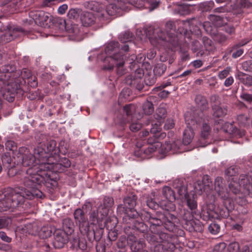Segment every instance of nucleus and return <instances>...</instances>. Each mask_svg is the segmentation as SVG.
<instances>
[{
    "label": "nucleus",
    "mask_w": 252,
    "mask_h": 252,
    "mask_svg": "<svg viewBox=\"0 0 252 252\" xmlns=\"http://www.w3.org/2000/svg\"><path fill=\"white\" fill-rule=\"evenodd\" d=\"M46 169H39L37 167H29L26 171L16 174V178H20L23 185L29 189H22L21 192H17L11 188L5 190H11L9 194L11 200L17 204V207L22 204L25 198L32 199L34 198H42L44 196L39 187L44 184L49 178Z\"/></svg>",
    "instance_id": "nucleus-1"
},
{
    "label": "nucleus",
    "mask_w": 252,
    "mask_h": 252,
    "mask_svg": "<svg viewBox=\"0 0 252 252\" xmlns=\"http://www.w3.org/2000/svg\"><path fill=\"white\" fill-rule=\"evenodd\" d=\"M0 72V93L3 98L13 102L15 94L20 90V71L16 70L13 64H5L1 66Z\"/></svg>",
    "instance_id": "nucleus-2"
},
{
    "label": "nucleus",
    "mask_w": 252,
    "mask_h": 252,
    "mask_svg": "<svg viewBox=\"0 0 252 252\" xmlns=\"http://www.w3.org/2000/svg\"><path fill=\"white\" fill-rule=\"evenodd\" d=\"M19 156L21 165L24 167H34L36 166L39 169L49 170L50 158L45 151L40 146H38L34 149V155L32 154L25 147H21L19 150Z\"/></svg>",
    "instance_id": "nucleus-3"
},
{
    "label": "nucleus",
    "mask_w": 252,
    "mask_h": 252,
    "mask_svg": "<svg viewBox=\"0 0 252 252\" xmlns=\"http://www.w3.org/2000/svg\"><path fill=\"white\" fill-rule=\"evenodd\" d=\"M120 47L119 44L117 41L110 42L106 46L105 51L108 57L105 59V62H108V66H105L104 68L111 70L115 66L117 68V73L119 76H122L126 72L124 64L126 61V54L122 52L115 53Z\"/></svg>",
    "instance_id": "nucleus-4"
},
{
    "label": "nucleus",
    "mask_w": 252,
    "mask_h": 252,
    "mask_svg": "<svg viewBox=\"0 0 252 252\" xmlns=\"http://www.w3.org/2000/svg\"><path fill=\"white\" fill-rule=\"evenodd\" d=\"M165 29L166 34L159 27L155 28L150 26L145 30V32L150 42L153 45L156 46L159 42V40L167 41L171 43L172 39L174 40L176 30L174 23L171 21L167 22L165 25Z\"/></svg>",
    "instance_id": "nucleus-5"
},
{
    "label": "nucleus",
    "mask_w": 252,
    "mask_h": 252,
    "mask_svg": "<svg viewBox=\"0 0 252 252\" xmlns=\"http://www.w3.org/2000/svg\"><path fill=\"white\" fill-rule=\"evenodd\" d=\"M185 121L187 125L192 127L194 130L198 129L200 127L201 137L206 139L210 135L211 128L205 119V115L202 111L196 110L192 113L185 115Z\"/></svg>",
    "instance_id": "nucleus-6"
},
{
    "label": "nucleus",
    "mask_w": 252,
    "mask_h": 252,
    "mask_svg": "<svg viewBox=\"0 0 252 252\" xmlns=\"http://www.w3.org/2000/svg\"><path fill=\"white\" fill-rule=\"evenodd\" d=\"M73 215L75 222L78 225L82 233L87 234L90 241L92 240V236H93V240H95L96 241H98L100 239L102 235L103 229L100 228L96 230H93V231H89V223L82 209L80 208L76 209Z\"/></svg>",
    "instance_id": "nucleus-7"
},
{
    "label": "nucleus",
    "mask_w": 252,
    "mask_h": 252,
    "mask_svg": "<svg viewBox=\"0 0 252 252\" xmlns=\"http://www.w3.org/2000/svg\"><path fill=\"white\" fill-rule=\"evenodd\" d=\"M118 209L124 213L123 220L126 223H133L134 226L137 229L144 230V224L142 222L135 220L139 214L134 208H125L122 205L118 206Z\"/></svg>",
    "instance_id": "nucleus-8"
},
{
    "label": "nucleus",
    "mask_w": 252,
    "mask_h": 252,
    "mask_svg": "<svg viewBox=\"0 0 252 252\" xmlns=\"http://www.w3.org/2000/svg\"><path fill=\"white\" fill-rule=\"evenodd\" d=\"M160 131V127L157 124H156L155 126H154L151 128L150 133L154 137V138H148L147 140L149 144L148 146L146 148L143 147V154L146 156V158H147L150 154H152L161 147V143L158 141V135H157V134Z\"/></svg>",
    "instance_id": "nucleus-9"
},
{
    "label": "nucleus",
    "mask_w": 252,
    "mask_h": 252,
    "mask_svg": "<svg viewBox=\"0 0 252 252\" xmlns=\"http://www.w3.org/2000/svg\"><path fill=\"white\" fill-rule=\"evenodd\" d=\"M162 196L163 198H160L159 201L160 207L163 210L175 211L176 206L173 203L175 200L174 191L169 187H165L162 189Z\"/></svg>",
    "instance_id": "nucleus-10"
},
{
    "label": "nucleus",
    "mask_w": 252,
    "mask_h": 252,
    "mask_svg": "<svg viewBox=\"0 0 252 252\" xmlns=\"http://www.w3.org/2000/svg\"><path fill=\"white\" fill-rule=\"evenodd\" d=\"M143 77V71L141 69L136 70L126 77L125 83L126 85L140 91L144 87Z\"/></svg>",
    "instance_id": "nucleus-11"
},
{
    "label": "nucleus",
    "mask_w": 252,
    "mask_h": 252,
    "mask_svg": "<svg viewBox=\"0 0 252 252\" xmlns=\"http://www.w3.org/2000/svg\"><path fill=\"white\" fill-rule=\"evenodd\" d=\"M6 31L5 33L0 35V43H6L14 40L15 38L22 34L24 31L22 28L10 24L6 26Z\"/></svg>",
    "instance_id": "nucleus-12"
},
{
    "label": "nucleus",
    "mask_w": 252,
    "mask_h": 252,
    "mask_svg": "<svg viewBox=\"0 0 252 252\" xmlns=\"http://www.w3.org/2000/svg\"><path fill=\"white\" fill-rule=\"evenodd\" d=\"M127 2L134 7L141 9L148 8L150 11L157 8L159 3L157 0H126Z\"/></svg>",
    "instance_id": "nucleus-13"
},
{
    "label": "nucleus",
    "mask_w": 252,
    "mask_h": 252,
    "mask_svg": "<svg viewBox=\"0 0 252 252\" xmlns=\"http://www.w3.org/2000/svg\"><path fill=\"white\" fill-rule=\"evenodd\" d=\"M141 202L146 205L152 209H156L159 205V201H161L160 196H158L157 193L152 191L150 193L144 194L140 199Z\"/></svg>",
    "instance_id": "nucleus-14"
},
{
    "label": "nucleus",
    "mask_w": 252,
    "mask_h": 252,
    "mask_svg": "<svg viewBox=\"0 0 252 252\" xmlns=\"http://www.w3.org/2000/svg\"><path fill=\"white\" fill-rule=\"evenodd\" d=\"M11 190H5L0 192V212L6 211L10 208H16L17 204L11 200L9 193Z\"/></svg>",
    "instance_id": "nucleus-15"
},
{
    "label": "nucleus",
    "mask_w": 252,
    "mask_h": 252,
    "mask_svg": "<svg viewBox=\"0 0 252 252\" xmlns=\"http://www.w3.org/2000/svg\"><path fill=\"white\" fill-rule=\"evenodd\" d=\"M66 31L69 33V36L74 40L79 41L84 37L83 28L78 24L71 23L66 25Z\"/></svg>",
    "instance_id": "nucleus-16"
},
{
    "label": "nucleus",
    "mask_w": 252,
    "mask_h": 252,
    "mask_svg": "<svg viewBox=\"0 0 252 252\" xmlns=\"http://www.w3.org/2000/svg\"><path fill=\"white\" fill-rule=\"evenodd\" d=\"M68 234L62 229H56L54 232L53 245L56 249L63 248L68 240Z\"/></svg>",
    "instance_id": "nucleus-17"
},
{
    "label": "nucleus",
    "mask_w": 252,
    "mask_h": 252,
    "mask_svg": "<svg viewBox=\"0 0 252 252\" xmlns=\"http://www.w3.org/2000/svg\"><path fill=\"white\" fill-rule=\"evenodd\" d=\"M239 184L240 185H242L243 188V191H240L237 194H235V201L240 205H244L246 204L247 203V200L246 199L247 196H249L252 197V196L250 194V193H248V190L249 189L250 191H251L252 189V187H251V184L249 183H246V187L243 185L241 183L240 181V176H239Z\"/></svg>",
    "instance_id": "nucleus-18"
},
{
    "label": "nucleus",
    "mask_w": 252,
    "mask_h": 252,
    "mask_svg": "<svg viewBox=\"0 0 252 252\" xmlns=\"http://www.w3.org/2000/svg\"><path fill=\"white\" fill-rule=\"evenodd\" d=\"M187 204L188 208L191 210V213L190 214L188 212L187 214H185L183 218L186 220H191L192 219L193 215L196 213V210L197 208V202L195 198L194 195H187L185 198Z\"/></svg>",
    "instance_id": "nucleus-19"
},
{
    "label": "nucleus",
    "mask_w": 252,
    "mask_h": 252,
    "mask_svg": "<svg viewBox=\"0 0 252 252\" xmlns=\"http://www.w3.org/2000/svg\"><path fill=\"white\" fill-rule=\"evenodd\" d=\"M30 15L32 17V18L29 19V23L31 24L35 23L43 25L44 23L47 22L49 18L48 15L42 11L31 12Z\"/></svg>",
    "instance_id": "nucleus-20"
},
{
    "label": "nucleus",
    "mask_w": 252,
    "mask_h": 252,
    "mask_svg": "<svg viewBox=\"0 0 252 252\" xmlns=\"http://www.w3.org/2000/svg\"><path fill=\"white\" fill-rule=\"evenodd\" d=\"M95 21L96 18L92 12L83 11L81 14L80 21L84 27H91L95 24Z\"/></svg>",
    "instance_id": "nucleus-21"
},
{
    "label": "nucleus",
    "mask_w": 252,
    "mask_h": 252,
    "mask_svg": "<svg viewBox=\"0 0 252 252\" xmlns=\"http://www.w3.org/2000/svg\"><path fill=\"white\" fill-rule=\"evenodd\" d=\"M1 161L3 164V167L8 169L7 174L9 177H12L14 175L13 171H14V169L13 167L15 166V163L13 162V159L11 157L10 154L9 153H6L1 157Z\"/></svg>",
    "instance_id": "nucleus-22"
},
{
    "label": "nucleus",
    "mask_w": 252,
    "mask_h": 252,
    "mask_svg": "<svg viewBox=\"0 0 252 252\" xmlns=\"http://www.w3.org/2000/svg\"><path fill=\"white\" fill-rule=\"evenodd\" d=\"M127 6L122 5V2L110 3L106 7V12L109 16L120 15L122 10H126Z\"/></svg>",
    "instance_id": "nucleus-23"
},
{
    "label": "nucleus",
    "mask_w": 252,
    "mask_h": 252,
    "mask_svg": "<svg viewBox=\"0 0 252 252\" xmlns=\"http://www.w3.org/2000/svg\"><path fill=\"white\" fill-rule=\"evenodd\" d=\"M218 195L222 200L223 204H225L229 209L233 207V200L229 197V194L225 187L216 191Z\"/></svg>",
    "instance_id": "nucleus-24"
},
{
    "label": "nucleus",
    "mask_w": 252,
    "mask_h": 252,
    "mask_svg": "<svg viewBox=\"0 0 252 252\" xmlns=\"http://www.w3.org/2000/svg\"><path fill=\"white\" fill-rule=\"evenodd\" d=\"M72 245L70 248L73 251H78V249L81 250V251H85L87 249V243L85 238L83 237H76L71 242Z\"/></svg>",
    "instance_id": "nucleus-25"
},
{
    "label": "nucleus",
    "mask_w": 252,
    "mask_h": 252,
    "mask_svg": "<svg viewBox=\"0 0 252 252\" xmlns=\"http://www.w3.org/2000/svg\"><path fill=\"white\" fill-rule=\"evenodd\" d=\"M99 213L100 214H99L98 210L93 211L90 213L89 219L92 224H98L99 226L104 218L107 215L106 210L102 212L100 211Z\"/></svg>",
    "instance_id": "nucleus-26"
},
{
    "label": "nucleus",
    "mask_w": 252,
    "mask_h": 252,
    "mask_svg": "<svg viewBox=\"0 0 252 252\" xmlns=\"http://www.w3.org/2000/svg\"><path fill=\"white\" fill-rule=\"evenodd\" d=\"M183 144L181 143L180 140H177L172 143H165L163 145L166 152H171L172 153L182 152V148Z\"/></svg>",
    "instance_id": "nucleus-27"
},
{
    "label": "nucleus",
    "mask_w": 252,
    "mask_h": 252,
    "mask_svg": "<svg viewBox=\"0 0 252 252\" xmlns=\"http://www.w3.org/2000/svg\"><path fill=\"white\" fill-rule=\"evenodd\" d=\"M201 41L203 44V50L204 51L205 55L210 54L216 50L215 43L209 37L203 36L202 37Z\"/></svg>",
    "instance_id": "nucleus-28"
},
{
    "label": "nucleus",
    "mask_w": 252,
    "mask_h": 252,
    "mask_svg": "<svg viewBox=\"0 0 252 252\" xmlns=\"http://www.w3.org/2000/svg\"><path fill=\"white\" fill-rule=\"evenodd\" d=\"M212 108L213 112V115L215 118H221L227 114V109L225 106L214 104L212 105Z\"/></svg>",
    "instance_id": "nucleus-29"
},
{
    "label": "nucleus",
    "mask_w": 252,
    "mask_h": 252,
    "mask_svg": "<svg viewBox=\"0 0 252 252\" xmlns=\"http://www.w3.org/2000/svg\"><path fill=\"white\" fill-rule=\"evenodd\" d=\"M194 130L192 127L187 125V127L183 133V144L188 145L189 144L194 137Z\"/></svg>",
    "instance_id": "nucleus-30"
},
{
    "label": "nucleus",
    "mask_w": 252,
    "mask_h": 252,
    "mask_svg": "<svg viewBox=\"0 0 252 252\" xmlns=\"http://www.w3.org/2000/svg\"><path fill=\"white\" fill-rule=\"evenodd\" d=\"M137 197L133 193H129L124 199V204L125 208H134L136 205Z\"/></svg>",
    "instance_id": "nucleus-31"
},
{
    "label": "nucleus",
    "mask_w": 252,
    "mask_h": 252,
    "mask_svg": "<svg viewBox=\"0 0 252 252\" xmlns=\"http://www.w3.org/2000/svg\"><path fill=\"white\" fill-rule=\"evenodd\" d=\"M149 216V222L150 223V229L154 231L155 227L156 226H160L163 224V219H162V214L158 215V217L151 216L148 214Z\"/></svg>",
    "instance_id": "nucleus-32"
},
{
    "label": "nucleus",
    "mask_w": 252,
    "mask_h": 252,
    "mask_svg": "<svg viewBox=\"0 0 252 252\" xmlns=\"http://www.w3.org/2000/svg\"><path fill=\"white\" fill-rule=\"evenodd\" d=\"M224 126L227 127L228 129H226L225 131L229 133H232L235 136L238 137H242L245 135V131L243 129H238L236 127H234L232 124L226 123L224 124Z\"/></svg>",
    "instance_id": "nucleus-33"
},
{
    "label": "nucleus",
    "mask_w": 252,
    "mask_h": 252,
    "mask_svg": "<svg viewBox=\"0 0 252 252\" xmlns=\"http://www.w3.org/2000/svg\"><path fill=\"white\" fill-rule=\"evenodd\" d=\"M191 49L193 52L196 53V56L198 57H202L205 55V53L203 50L202 45L197 40L192 42Z\"/></svg>",
    "instance_id": "nucleus-34"
},
{
    "label": "nucleus",
    "mask_w": 252,
    "mask_h": 252,
    "mask_svg": "<svg viewBox=\"0 0 252 252\" xmlns=\"http://www.w3.org/2000/svg\"><path fill=\"white\" fill-rule=\"evenodd\" d=\"M74 223L70 218H65L63 220V227L68 234H71L74 231Z\"/></svg>",
    "instance_id": "nucleus-35"
},
{
    "label": "nucleus",
    "mask_w": 252,
    "mask_h": 252,
    "mask_svg": "<svg viewBox=\"0 0 252 252\" xmlns=\"http://www.w3.org/2000/svg\"><path fill=\"white\" fill-rule=\"evenodd\" d=\"M196 104L202 110H206L208 108V103L206 98L202 95H197L195 98Z\"/></svg>",
    "instance_id": "nucleus-36"
},
{
    "label": "nucleus",
    "mask_w": 252,
    "mask_h": 252,
    "mask_svg": "<svg viewBox=\"0 0 252 252\" xmlns=\"http://www.w3.org/2000/svg\"><path fill=\"white\" fill-rule=\"evenodd\" d=\"M240 181L244 186L246 187V183H249L251 184L252 189L250 191L249 189L248 190V193L252 196V172H249L247 174H242L240 175Z\"/></svg>",
    "instance_id": "nucleus-37"
},
{
    "label": "nucleus",
    "mask_w": 252,
    "mask_h": 252,
    "mask_svg": "<svg viewBox=\"0 0 252 252\" xmlns=\"http://www.w3.org/2000/svg\"><path fill=\"white\" fill-rule=\"evenodd\" d=\"M237 179L231 178V180L228 185L230 191L234 195L237 194L241 191L240 187H242V185H240L239 184V179H238V182H237Z\"/></svg>",
    "instance_id": "nucleus-38"
},
{
    "label": "nucleus",
    "mask_w": 252,
    "mask_h": 252,
    "mask_svg": "<svg viewBox=\"0 0 252 252\" xmlns=\"http://www.w3.org/2000/svg\"><path fill=\"white\" fill-rule=\"evenodd\" d=\"M114 205L113 198L110 196H105L103 200V204L98 208V210L101 209L103 210V212L106 210L107 214H108V209Z\"/></svg>",
    "instance_id": "nucleus-39"
},
{
    "label": "nucleus",
    "mask_w": 252,
    "mask_h": 252,
    "mask_svg": "<svg viewBox=\"0 0 252 252\" xmlns=\"http://www.w3.org/2000/svg\"><path fill=\"white\" fill-rule=\"evenodd\" d=\"M44 147L46 148V150L41 147L46 152L47 155V158H50L49 162L50 164H49V166L50 167V165L52 163L50 162L51 159L53 158L52 157H49L48 153L54 151L55 150L56 147V142L54 140H51L50 141H48L46 145H44Z\"/></svg>",
    "instance_id": "nucleus-40"
},
{
    "label": "nucleus",
    "mask_w": 252,
    "mask_h": 252,
    "mask_svg": "<svg viewBox=\"0 0 252 252\" xmlns=\"http://www.w3.org/2000/svg\"><path fill=\"white\" fill-rule=\"evenodd\" d=\"M166 110L163 105H160L156 110L155 117L158 120V122H160L162 119H164L166 116Z\"/></svg>",
    "instance_id": "nucleus-41"
},
{
    "label": "nucleus",
    "mask_w": 252,
    "mask_h": 252,
    "mask_svg": "<svg viewBox=\"0 0 252 252\" xmlns=\"http://www.w3.org/2000/svg\"><path fill=\"white\" fill-rule=\"evenodd\" d=\"M82 12V10L79 8H71L68 12L67 16L70 20L76 21L79 17H81Z\"/></svg>",
    "instance_id": "nucleus-42"
},
{
    "label": "nucleus",
    "mask_w": 252,
    "mask_h": 252,
    "mask_svg": "<svg viewBox=\"0 0 252 252\" xmlns=\"http://www.w3.org/2000/svg\"><path fill=\"white\" fill-rule=\"evenodd\" d=\"M175 11L181 15H186L190 13V6L187 4L180 5L175 9Z\"/></svg>",
    "instance_id": "nucleus-43"
},
{
    "label": "nucleus",
    "mask_w": 252,
    "mask_h": 252,
    "mask_svg": "<svg viewBox=\"0 0 252 252\" xmlns=\"http://www.w3.org/2000/svg\"><path fill=\"white\" fill-rule=\"evenodd\" d=\"M173 211L164 210L163 214L161 215L162 219L163 220H169L173 222H178V218L173 214L171 213Z\"/></svg>",
    "instance_id": "nucleus-44"
},
{
    "label": "nucleus",
    "mask_w": 252,
    "mask_h": 252,
    "mask_svg": "<svg viewBox=\"0 0 252 252\" xmlns=\"http://www.w3.org/2000/svg\"><path fill=\"white\" fill-rule=\"evenodd\" d=\"M224 208L219 209L215 211V213L219 214L223 218H226L229 216V212L232 211L234 208V203L233 202V207L231 209H229L225 204H223Z\"/></svg>",
    "instance_id": "nucleus-45"
},
{
    "label": "nucleus",
    "mask_w": 252,
    "mask_h": 252,
    "mask_svg": "<svg viewBox=\"0 0 252 252\" xmlns=\"http://www.w3.org/2000/svg\"><path fill=\"white\" fill-rule=\"evenodd\" d=\"M142 108L144 113L148 115H151L154 111L153 103L148 100H147L143 103Z\"/></svg>",
    "instance_id": "nucleus-46"
},
{
    "label": "nucleus",
    "mask_w": 252,
    "mask_h": 252,
    "mask_svg": "<svg viewBox=\"0 0 252 252\" xmlns=\"http://www.w3.org/2000/svg\"><path fill=\"white\" fill-rule=\"evenodd\" d=\"M239 79L245 85L248 86H252V75L242 73L239 75Z\"/></svg>",
    "instance_id": "nucleus-47"
},
{
    "label": "nucleus",
    "mask_w": 252,
    "mask_h": 252,
    "mask_svg": "<svg viewBox=\"0 0 252 252\" xmlns=\"http://www.w3.org/2000/svg\"><path fill=\"white\" fill-rule=\"evenodd\" d=\"M145 243L143 240L134 241L131 246V250L133 251L141 252L143 250Z\"/></svg>",
    "instance_id": "nucleus-48"
},
{
    "label": "nucleus",
    "mask_w": 252,
    "mask_h": 252,
    "mask_svg": "<svg viewBox=\"0 0 252 252\" xmlns=\"http://www.w3.org/2000/svg\"><path fill=\"white\" fill-rule=\"evenodd\" d=\"M193 19H189L187 20L182 21L180 24L183 26V30L181 32L184 33L186 35L188 32V31H191V21Z\"/></svg>",
    "instance_id": "nucleus-49"
},
{
    "label": "nucleus",
    "mask_w": 252,
    "mask_h": 252,
    "mask_svg": "<svg viewBox=\"0 0 252 252\" xmlns=\"http://www.w3.org/2000/svg\"><path fill=\"white\" fill-rule=\"evenodd\" d=\"M133 34L129 31L121 33L119 36V39L122 42H128L132 40Z\"/></svg>",
    "instance_id": "nucleus-50"
},
{
    "label": "nucleus",
    "mask_w": 252,
    "mask_h": 252,
    "mask_svg": "<svg viewBox=\"0 0 252 252\" xmlns=\"http://www.w3.org/2000/svg\"><path fill=\"white\" fill-rule=\"evenodd\" d=\"M166 70V65L163 63H159L157 65L154 69L156 75L161 76Z\"/></svg>",
    "instance_id": "nucleus-51"
},
{
    "label": "nucleus",
    "mask_w": 252,
    "mask_h": 252,
    "mask_svg": "<svg viewBox=\"0 0 252 252\" xmlns=\"http://www.w3.org/2000/svg\"><path fill=\"white\" fill-rule=\"evenodd\" d=\"M237 121L240 126H245L249 125L250 119L245 115L241 114L237 116Z\"/></svg>",
    "instance_id": "nucleus-52"
},
{
    "label": "nucleus",
    "mask_w": 252,
    "mask_h": 252,
    "mask_svg": "<svg viewBox=\"0 0 252 252\" xmlns=\"http://www.w3.org/2000/svg\"><path fill=\"white\" fill-rule=\"evenodd\" d=\"M238 168L237 167L235 166H231L226 169L225 171V175L227 176L228 178L232 177V178H234V177L238 173Z\"/></svg>",
    "instance_id": "nucleus-53"
},
{
    "label": "nucleus",
    "mask_w": 252,
    "mask_h": 252,
    "mask_svg": "<svg viewBox=\"0 0 252 252\" xmlns=\"http://www.w3.org/2000/svg\"><path fill=\"white\" fill-rule=\"evenodd\" d=\"M52 230L48 226H44L41 228L39 232L40 236L43 239L48 238L51 236Z\"/></svg>",
    "instance_id": "nucleus-54"
},
{
    "label": "nucleus",
    "mask_w": 252,
    "mask_h": 252,
    "mask_svg": "<svg viewBox=\"0 0 252 252\" xmlns=\"http://www.w3.org/2000/svg\"><path fill=\"white\" fill-rule=\"evenodd\" d=\"M84 6L86 8L93 11L98 10V3L95 0L86 1L84 3Z\"/></svg>",
    "instance_id": "nucleus-55"
},
{
    "label": "nucleus",
    "mask_w": 252,
    "mask_h": 252,
    "mask_svg": "<svg viewBox=\"0 0 252 252\" xmlns=\"http://www.w3.org/2000/svg\"><path fill=\"white\" fill-rule=\"evenodd\" d=\"M135 109V106L132 104L126 105L123 107L124 113L127 117L131 116Z\"/></svg>",
    "instance_id": "nucleus-56"
},
{
    "label": "nucleus",
    "mask_w": 252,
    "mask_h": 252,
    "mask_svg": "<svg viewBox=\"0 0 252 252\" xmlns=\"http://www.w3.org/2000/svg\"><path fill=\"white\" fill-rule=\"evenodd\" d=\"M225 187L223 179L220 177H217L215 180V189L216 191Z\"/></svg>",
    "instance_id": "nucleus-57"
},
{
    "label": "nucleus",
    "mask_w": 252,
    "mask_h": 252,
    "mask_svg": "<svg viewBox=\"0 0 252 252\" xmlns=\"http://www.w3.org/2000/svg\"><path fill=\"white\" fill-rule=\"evenodd\" d=\"M178 222H173L163 220V224L165 228L169 231H174L175 229L176 224Z\"/></svg>",
    "instance_id": "nucleus-58"
},
{
    "label": "nucleus",
    "mask_w": 252,
    "mask_h": 252,
    "mask_svg": "<svg viewBox=\"0 0 252 252\" xmlns=\"http://www.w3.org/2000/svg\"><path fill=\"white\" fill-rule=\"evenodd\" d=\"M230 52H232V57L236 59L240 57L243 54L244 50L240 48L237 49V45H236L232 47Z\"/></svg>",
    "instance_id": "nucleus-59"
},
{
    "label": "nucleus",
    "mask_w": 252,
    "mask_h": 252,
    "mask_svg": "<svg viewBox=\"0 0 252 252\" xmlns=\"http://www.w3.org/2000/svg\"><path fill=\"white\" fill-rule=\"evenodd\" d=\"M208 230L211 233L215 235L219 232L220 227L217 223H212L209 225Z\"/></svg>",
    "instance_id": "nucleus-60"
},
{
    "label": "nucleus",
    "mask_w": 252,
    "mask_h": 252,
    "mask_svg": "<svg viewBox=\"0 0 252 252\" xmlns=\"http://www.w3.org/2000/svg\"><path fill=\"white\" fill-rule=\"evenodd\" d=\"M142 127L141 124L137 121H132L129 126V129L133 132H136Z\"/></svg>",
    "instance_id": "nucleus-61"
},
{
    "label": "nucleus",
    "mask_w": 252,
    "mask_h": 252,
    "mask_svg": "<svg viewBox=\"0 0 252 252\" xmlns=\"http://www.w3.org/2000/svg\"><path fill=\"white\" fill-rule=\"evenodd\" d=\"M176 189L178 194L180 196H184L185 198H186L187 195H189L187 191V188L186 186L184 185H181L180 186L177 187Z\"/></svg>",
    "instance_id": "nucleus-62"
},
{
    "label": "nucleus",
    "mask_w": 252,
    "mask_h": 252,
    "mask_svg": "<svg viewBox=\"0 0 252 252\" xmlns=\"http://www.w3.org/2000/svg\"><path fill=\"white\" fill-rule=\"evenodd\" d=\"M226 247V244L225 243H220L215 246L213 252H224Z\"/></svg>",
    "instance_id": "nucleus-63"
},
{
    "label": "nucleus",
    "mask_w": 252,
    "mask_h": 252,
    "mask_svg": "<svg viewBox=\"0 0 252 252\" xmlns=\"http://www.w3.org/2000/svg\"><path fill=\"white\" fill-rule=\"evenodd\" d=\"M242 67L245 71L252 72V61L249 60L243 62Z\"/></svg>",
    "instance_id": "nucleus-64"
}]
</instances>
